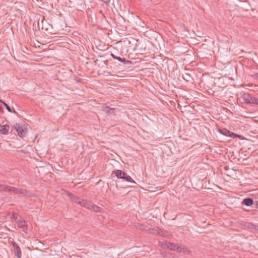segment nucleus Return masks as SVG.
I'll return each instance as SVG.
<instances>
[{"label":"nucleus","mask_w":258,"mask_h":258,"mask_svg":"<svg viewBox=\"0 0 258 258\" xmlns=\"http://www.w3.org/2000/svg\"><path fill=\"white\" fill-rule=\"evenodd\" d=\"M81 206L95 212H100L101 210L100 207L94 205L91 202L85 200H83V201L82 202Z\"/></svg>","instance_id":"nucleus-2"},{"label":"nucleus","mask_w":258,"mask_h":258,"mask_svg":"<svg viewBox=\"0 0 258 258\" xmlns=\"http://www.w3.org/2000/svg\"><path fill=\"white\" fill-rule=\"evenodd\" d=\"M13 187L9 186L6 185H3V187L2 188V190L4 191H12Z\"/></svg>","instance_id":"nucleus-16"},{"label":"nucleus","mask_w":258,"mask_h":258,"mask_svg":"<svg viewBox=\"0 0 258 258\" xmlns=\"http://www.w3.org/2000/svg\"><path fill=\"white\" fill-rule=\"evenodd\" d=\"M184 252L185 253H189V250H186V249L185 251H184Z\"/></svg>","instance_id":"nucleus-22"},{"label":"nucleus","mask_w":258,"mask_h":258,"mask_svg":"<svg viewBox=\"0 0 258 258\" xmlns=\"http://www.w3.org/2000/svg\"><path fill=\"white\" fill-rule=\"evenodd\" d=\"M140 228L141 230H145L149 233H151L155 235H160L162 231H160L158 229L147 228L143 225H141Z\"/></svg>","instance_id":"nucleus-5"},{"label":"nucleus","mask_w":258,"mask_h":258,"mask_svg":"<svg viewBox=\"0 0 258 258\" xmlns=\"http://www.w3.org/2000/svg\"><path fill=\"white\" fill-rule=\"evenodd\" d=\"M3 109V107L2 106H0V110H1Z\"/></svg>","instance_id":"nucleus-25"},{"label":"nucleus","mask_w":258,"mask_h":258,"mask_svg":"<svg viewBox=\"0 0 258 258\" xmlns=\"http://www.w3.org/2000/svg\"><path fill=\"white\" fill-rule=\"evenodd\" d=\"M111 55L114 59H117L119 61L123 62L125 64H130L132 63L130 60H125V58H122L119 56H117L113 53H111Z\"/></svg>","instance_id":"nucleus-11"},{"label":"nucleus","mask_w":258,"mask_h":258,"mask_svg":"<svg viewBox=\"0 0 258 258\" xmlns=\"http://www.w3.org/2000/svg\"><path fill=\"white\" fill-rule=\"evenodd\" d=\"M14 252L17 258H21L22 251L20 247L17 244H14Z\"/></svg>","instance_id":"nucleus-7"},{"label":"nucleus","mask_w":258,"mask_h":258,"mask_svg":"<svg viewBox=\"0 0 258 258\" xmlns=\"http://www.w3.org/2000/svg\"><path fill=\"white\" fill-rule=\"evenodd\" d=\"M69 197L73 202L77 203L80 205V206L82 205V202L83 201V200L81 199L78 197H76L74 195L72 194L70 195Z\"/></svg>","instance_id":"nucleus-8"},{"label":"nucleus","mask_w":258,"mask_h":258,"mask_svg":"<svg viewBox=\"0 0 258 258\" xmlns=\"http://www.w3.org/2000/svg\"><path fill=\"white\" fill-rule=\"evenodd\" d=\"M247 226L248 228L250 229H253L258 231V225H255L251 223H248Z\"/></svg>","instance_id":"nucleus-17"},{"label":"nucleus","mask_w":258,"mask_h":258,"mask_svg":"<svg viewBox=\"0 0 258 258\" xmlns=\"http://www.w3.org/2000/svg\"><path fill=\"white\" fill-rule=\"evenodd\" d=\"M242 203L247 206H250L253 204V201L251 198H246L243 200Z\"/></svg>","instance_id":"nucleus-15"},{"label":"nucleus","mask_w":258,"mask_h":258,"mask_svg":"<svg viewBox=\"0 0 258 258\" xmlns=\"http://www.w3.org/2000/svg\"><path fill=\"white\" fill-rule=\"evenodd\" d=\"M113 174L115 175L117 178L123 179L127 181L135 183V181L130 175H127L126 173L122 171V170H114L112 172V175Z\"/></svg>","instance_id":"nucleus-1"},{"label":"nucleus","mask_w":258,"mask_h":258,"mask_svg":"<svg viewBox=\"0 0 258 258\" xmlns=\"http://www.w3.org/2000/svg\"><path fill=\"white\" fill-rule=\"evenodd\" d=\"M12 192L16 194H21L25 196L31 197L32 196V194L28 190L21 188L13 187Z\"/></svg>","instance_id":"nucleus-4"},{"label":"nucleus","mask_w":258,"mask_h":258,"mask_svg":"<svg viewBox=\"0 0 258 258\" xmlns=\"http://www.w3.org/2000/svg\"><path fill=\"white\" fill-rule=\"evenodd\" d=\"M164 246L172 250H178V246L173 243L166 242Z\"/></svg>","instance_id":"nucleus-10"},{"label":"nucleus","mask_w":258,"mask_h":258,"mask_svg":"<svg viewBox=\"0 0 258 258\" xmlns=\"http://www.w3.org/2000/svg\"><path fill=\"white\" fill-rule=\"evenodd\" d=\"M0 102L4 104V102H5L3 100L0 99Z\"/></svg>","instance_id":"nucleus-24"},{"label":"nucleus","mask_w":258,"mask_h":258,"mask_svg":"<svg viewBox=\"0 0 258 258\" xmlns=\"http://www.w3.org/2000/svg\"><path fill=\"white\" fill-rule=\"evenodd\" d=\"M249 103L255 104L258 105V98L252 96V98Z\"/></svg>","instance_id":"nucleus-18"},{"label":"nucleus","mask_w":258,"mask_h":258,"mask_svg":"<svg viewBox=\"0 0 258 258\" xmlns=\"http://www.w3.org/2000/svg\"><path fill=\"white\" fill-rule=\"evenodd\" d=\"M10 126L9 125L5 124L1 126L0 127V133L3 135H7L9 133Z\"/></svg>","instance_id":"nucleus-9"},{"label":"nucleus","mask_w":258,"mask_h":258,"mask_svg":"<svg viewBox=\"0 0 258 258\" xmlns=\"http://www.w3.org/2000/svg\"><path fill=\"white\" fill-rule=\"evenodd\" d=\"M217 131L221 134L224 135L226 137H229L233 138L236 137H238L239 138H240L241 137L240 135H238L234 133H231L229 130H226V128H218Z\"/></svg>","instance_id":"nucleus-3"},{"label":"nucleus","mask_w":258,"mask_h":258,"mask_svg":"<svg viewBox=\"0 0 258 258\" xmlns=\"http://www.w3.org/2000/svg\"><path fill=\"white\" fill-rule=\"evenodd\" d=\"M252 98V95L248 93H244L243 95V99L246 103H249Z\"/></svg>","instance_id":"nucleus-14"},{"label":"nucleus","mask_w":258,"mask_h":258,"mask_svg":"<svg viewBox=\"0 0 258 258\" xmlns=\"http://www.w3.org/2000/svg\"><path fill=\"white\" fill-rule=\"evenodd\" d=\"M13 127L17 132L19 137L23 138L25 136L26 133L24 130L23 129L22 126L20 125L19 123H15Z\"/></svg>","instance_id":"nucleus-6"},{"label":"nucleus","mask_w":258,"mask_h":258,"mask_svg":"<svg viewBox=\"0 0 258 258\" xmlns=\"http://www.w3.org/2000/svg\"><path fill=\"white\" fill-rule=\"evenodd\" d=\"M4 105L6 107L7 110L10 112H12V109L11 108H10V107L6 103V102H4Z\"/></svg>","instance_id":"nucleus-20"},{"label":"nucleus","mask_w":258,"mask_h":258,"mask_svg":"<svg viewBox=\"0 0 258 258\" xmlns=\"http://www.w3.org/2000/svg\"><path fill=\"white\" fill-rule=\"evenodd\" d=\"M41 23H42V26H41L40 22L38 21V27L39 29H40L41 28L42 30H47V28H44L43 27V20L41 21Z\"/></svg>","instance_id":"nucleus-19"},{"label":"nucleus","mask_w":258,"mask_h":258,"mask_svg":"<svg viewBox=\"0 0 258 258\" xmlns=\"http://www.w3.org/2000/svg\"><path fill=\"white\" fill-rule=\"evenodd\" d=\"M102 111L107 114H113L114 113V109L108 106L104 107Z\"/></svg>","instance_id":"nucleus-13"},{"label":"nucleus","mask_w":258,"mask_h":258,"mask_svg":"<svg viewBox=\"0 0 258 258\" xmlns=\"http://www.w3.org/2000/svg\"><path fill=\"white\" fill-rule=\"evenodd\" d=\"M9 243L11 244L12 245H13V247H14V244H17L16 242L14 241V240L9 241Z\"/></svg>","instance_id":"nucleus-21"},{"label":"nucleus","mask_w":258,"mask_h":258,"mask_svg":"<svg viewBox=\"0 0 258 258\" xmlns=\"http://www.w3.org/2000/svg\"><path fill=\"white\" fill-rule=\"evenodd\" d=\"M18 226L19 228H22V230L24 232L26 231L27 229L26 226V222L24 220L19 221L18 223Z\"/></svg>","instance_id":"nucleus-12"},{"label":"nucleus","mask_w":258,"mask_h":258,"mask_svg":"<svg viewBox=\"0 0 258 258\" xmlns=\"http://www.w3.org/2000/svg\"><path fill=\"white\" fill-rule=\"evenodd\" d=\"M3 187V185L0 184V191L2 190Z\"/></svg>","instance_id":"nucleus-23"}]
</instances>
